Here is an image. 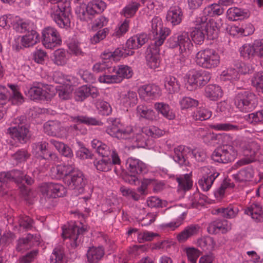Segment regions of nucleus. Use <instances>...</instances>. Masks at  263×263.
<instances>
[{"instance_id":"nucleus-36","label":"nucleus","mask_w":263,"mask_h":263,"mask_svg":"<svg viewBox=\"0 0 263 263\" xmlns=\"http://www.w3.org/2000/svg\"><path fill=\"white\" fill-rule=\"evenodd\" d=\"M33 24L30 21L24 20L20 17L15 16L12 26L13 28L17 32L23 33L26 31L32 29Z\"/></svg>"},{"instance_id":"nucleus-55","label":"nucleus","mask_w":263,"mask_h":263,"mask_svg":"<svg viewBox=\"0 0 263 263\" xmlns=\"http://www.w3.org/2000/svg\"><path fill=\"white\" fill-rule=\"evenodd\" d=\"M210 127L217 131H235L241 129L239 126L231 123H215L210 125Z\"/></svg>"},{"instance_id":"nucleus-29","label":"nucleus","mask_w":263,"mask_h":263,"mask_svg":"<svg viewBox=\"0 0 263 263\" xmlns=\"http://www.w3.org/2000/svg\"><path fill=\"white\" fill-rule=\"evenodd\" d=\"M138 92L141 98H153L158 96L160 92L159 87L154 84L145 85L139 88Z\"/></svg>"},{"instance_id":"nucleus-18","label":"nucleus","mask_w":263,"mask_h":263,"mask_svg":"<svg viewBox=\"0 0 263 263\" xmlns=\"http://www.w3.org/2000/svg\"><path fill=\"white\" fill-rule=\"evenodd\" d=\"M24 173L18 170L0 173V195L5 194V183L8 180L13 179L17 183H22L24 180Z\"/></svg>"},{"instance_id":"nucleus-6","label":"nucleus","mask_w":263,"mask_h":263,"mask_svg":"<svg viewBox=\"0 0 263 263\" xmlns=\"http://www.w3.org/2000/svg\"><path fill=\"white\" fill-rule=\"evenodd\" d=\"M168 42L170 47L172 48L179 47L180 53L183 57L189 55L193 47L189 33L186 31L174 34L169 39Z\"/></svg>"},{"instance_id":"nucleus-23","label":"nucleus","mask_w":263,"mask_h":263,"mask_svg":"<svg viewBox=\"0 0 263 263\" xmlns=\"http://www.w3.org/2000/svg\"><path fill=\"white\" fill-rule=\"evenodd\" d=\"M254 171L252 166H247L232 175L233 178L237 182L246 184L252 181Z\"/></svg>"},{"instance_id":"nucleus-33","label":"nucleus","mask_w":263,"mask_h":263,"mask_svg":"<svg viewBox=\"0 0 263 263\" xmlns=\"http://www.w3.org/2000/svg\"><path fill=\"white\" fill-rule=\"evenodd\" d=\"M71 165H58L50 170V176L52 178L60 179L65 177L72 171Z\"/></svg>"},{"instance_id":"nucleus-47","label":"nucleus","mask_w":263,"mask_h":263,"mask_svg":"<svg viewBox=\"0 0 263 263\" xmlns=\"http://www.w3.org/2000/svg\"><path fill=\"white\" fill-rule=\"evenodd\" d=\"M104 251L102 248H89L87 257L88 261L90 263L98 261L103 256Z\"/></svg>"},{"instance_id":"nucleus-41","label":"nucleus","mask_w":263,"mask_h":263,"mask_svg":"<svg viewBox=\"0 0 263 263\" xmlns=\"http://www.w3.org/2000/svg\"><path fill=\"white\" fill-rule=\"evenodd\" d=\"M147 65L153 69L158 68L160 64V55L157 49L147 51L146 55Z\"/></svg>"},{"instance_id":"nucleus-30","label":"nucleus","mask_w":263,"mask_h":263,"mask_svg":"<svg viewBox=\"0 0 263 263\" xmlns=\"http://www.w3.org/2000/svg\"><path fill=\"white\" fill-rule=\"evenodd\" d=\"M134 51L127 50L126 48H117L114 51H104L103 52V57L104 59H108L110 60V59L113 60L118 61L121 57H126L133 55Z\"/></svg>"},{"instance_id":"nucleus-60","label":"nucleus","mask_w":263,"mask_h":263,"mask_svg":"<svg viewBox=\"0 0 263 263\" xmlns=\"http://www.w3.org/2000/svg\"><path fill=\"white\" fill-rule=\"evenodd\" d=\"M66 52L63 49L55 50L53 55L52 60L58 65H64L67 62Z\"/></svg>"},{"instance_id":"nucleus-8","label":"nucleus","mask_w":263,"mask_h":263,"mask_svg":"<svg viewBox=\"0 0 263 263\" xmlns=\"http://www.w3.org/2000/svg\"><path fill=\"white\" fill-rule=\"evenodd\" d=\"M62 230L63 238L69 239L71 247H78L81 245L80 239L79 240V238L86 230L81 222H70L67 226H64Z\"/></svg>"},{"instance_id":"nucleus-4","label":"nucleus","mask_w":263,"mask_h":263,"mask_svg":"<svg viewBox=\"0 0 263 263\" xmlns=\"http://www.w3.org/2000/svg\"><path fill=\"white\" fill-rule=\"evenodd\" d=\"M106 7L105 3L102 0H92L88 3L86 7H77L76 13L81 21H88L91 19V16L102 12Z\"/></svg>"},{"instance_id":"nucleus-9","label":"nucleus","mask_w":263,"mask_h":263,"mask_svg":"<svg viewBox=\"0 0 263 263\" xmlns=\"http://www.w3.org/2000/svg\"><path fill=\"white\" fill-rule=\"evenodd\" d=\"M26 118L21 116L16 118L12 121L14 125L8 129V133L14 139L20 142H26L29 138L28 129L25 125Z\"/></svg>"},{"instance_id":"nucleus-39","label":"nucleus","mask_w":263,"mask_h":263,"mask_svg":"<svg viewBox=\"0 0 263 263\" xmlns=\"http://www.w3.org/2000/svg\"><path fill=\"white\" fill-rule=\"evenodd\" d=\"M154 108L158 113L161 114L168 120H173L175 118V113L171 109L170 106L165 103L157 102L154 104Z\"/></svg>"},{"instance_id":"nucleus-21","label":"nucleus","mask_w":263,"mask_h":263,"mask_svg":"<svg viewBox=\"0 0 263 263\" xmlns=\"http://www.w3.org/2000/svg\"><path fill=\"white\" fill-rule=\"evenodd\" d=\"M245 213L250 216L255 221H263V211L262 206L258 202L250 203L245 210Z\"/></svg>"},{"instance_id":"nucleus-59","label":"nucleus","mask_w":263,"mask_h":263,"mask_svg":"<svg viewBox=\"0 0 263 263\" xmlns=\"http://www.w3.org/2000/svg\"><path fill=\"white\" fill-rule=\"evenodd\" d=\"M98 80L100 83L106 84L119 83L121 82V78L118 77L116 72H108V74L101 76Z\"/></svg>"},{"instance_id":"nucleus-32","label":"nucleus","mask_w":263,"mask_h":263,"mask_svg":"<svg viewBox=\"0 0 263 263\" xmlns=\"http://www.w3.org/2000/svg\"><path fill=\"white\" fill-rule=\"evenodd\" d=\"M137 102V94L134 91L129 90L123 92L120 96V104L126 108L135 106Z\"/></svg>"},{"instance_id":"nucleus-54","label":"nucleus","mask_w":263,"mask_h":263,"mask_svg":"<svg viewBox=\"0 0 263 263\" xmlns=\"http://www.w3.org/2000/svg\"><path fill=\"white\" fill-rule=\"evenodd\" d=\"M71 121L74 122L84 123L89 125H102L101 121L95 118L84 116H78L71 117Z\"/></svg>"},{"instance_id":"nucleus-49","label":"nucleus","mask_w":263,"mask_h":263,"mask_svg":"<svg viewBox=\"0 0 263 263\" xmlns=\"http://www.w3.org/2000/svg\"><path fill=\"white\" fill-rule=\"evenodd\" d=\"M87 130L82 128V125L80 124H74L69 126L66 127L64 129H63L64 137L67 136H76L79 134H85Z\"/></svg>"},{"instance_id":"nucleus-14","label":"nucleus","mask_w":263,"mask_h":263,"mask_svg":"<svg viewBox=\"0 0 263 263\" xmlns=\"http://www.w3.org/2000/svg\"><path fill=\"white\" fill-rule=\"evenodd\" d=\"M200 171L202 176L198 180L199 185L203 191H208L219 173L214 167L210 166L201 167Z\"/></svg>"},{"instance_id":"nucleus-56","label":"nucleus","mask_w":263,"mask_h":263,"mask_svg":"<svg viewBox=\"0 0 263 263\" xmlns=\"http://www.w3.org/2000/svg\"><path fill=\"white\" fill-rule=\"evenodd\" d=\"M239 72H237L235 66L227 70H223L221 75L220 79L225 80H236L239 78Z\"/></svg>"},{"instance_id":"nucleus-13","label":"nucleus","mask_w":263,"mask_h":263,"mask_svg":"<svg viewBox=\"0 0 263 263\" xmlns=\"http://www.w3.org/2000/svg\"><path fill=\"white\" fill-rule=\"evenodd\" d=\"M239 149H242L245 157L237 162L240 166L250 163L256 159V155L258 152L260 146L255 141H251L247 143L242 141Z\"/></svg>"},{"instance_id":"nucleus-53","label":"nucleus","mask_w":263,"mask_h":263,"mask_svg":"<svg viewBox=\"0 0 263 263\" xmlns=\"http://www.w3.org/2000/svg\"><path fill=\"white\" fill-rule=\"evenodd\" d=\"M176 180L178 183L179 190L187 191L192 186L193 182L191 179V176L189 174L179 176L177 177Z\"/></svg>"},{"instance_id":"nucleus-61","label":"nucleus","mask_w":263,"mask_h":263,"mask_svg":"<svg viewBox=\"0 0 263 263\" xmlns=\"http://www.w3.org/2000/svg\"><path fill=\"white\" fill-rule=\"evenodd\" d=\"M96 107L99 113L103 116H108L112 112V108L110 105L103 100H99L96 103Z\"/></svg>"},{"instance_id":"nucleus-3","label":"nucleus","mask_w":263,"mask_h":263,"mask_svg":"<svg viewBox=\"0 0 263 263\" xmlns=\"http://www.w3.org/2000/svg\"><path fill=\"white\" fill-rule=\"evenodd\" d=\"M195 62L202 68L213 69L219 65L220 57L218 53L213 49L206 48L199 51L196 54Z\"/></svg>"},{"instance_id":"nucleus-40","label":"nucleus","mask_w":263,"mask_h":263,"mask_svg":"<svg viewBox=\"0 0 263 263\" xmlns=\"http://www.w3.org/2000/svg\"><path fill=\"white\" fill-rule=\"evenodd\" d=\"M205 96L210 100L216 101L222 96L220 87L216 84H210L205 88Z\"/></svg>"},{"instance_id":"nucleus-1","label":"nucleus","mask_w":263,"mask_h":263,"mask_svg":"<svg viewBox=\"0 0 263 263\" xmlns=\"http://www.w3.org/2000/svg\"><path fill=\"white\" fill-rule=\"evenodd\" d=\"M219 27L213 19L205 17H197L195 21V27L193 28L190 35L195 43L201 45L206 35L210 40L216 39L218 35Z\"/></svg>"},{"instance_id":"nucleus-63","label":"nucleus","mask_w":263,"mask_h":263,"mask_svg":"<svg viewBox=\"0 0 263 263\" xmlns=\"http://www.w3.org/2000/svg\"><path fill=\"white\" fill-rule=\"evenodd\" d=\"M212 112L204 107L198 108L194 113V118L195 120H205L209 119L212 116Z\"/></svg>"},{"instance_id":"nucleus-52","label":"nucleus","mask_w":263,"mask_h":263,"mask_svg":"<svg viewBox=\"0 0 263 263\" xmlns=\"http://www.w3.org/2000/svg\"><path fill=\"white\" fill-rule=\"evenodd\" d=\"M55 89L59 93V97L62 100H67L70 98L72 91L70 82L63 85H59L55 87Z\"/></svg>"},{"instance_id":"nucleus-27","label":"nucleus","mask_w":263,"mask_h":263,"mask_svg":"<svg viewBox=\"0 0 263 263\" xmlns=\"http://www.w3.org/2000/svg\"><path fill=\"white\" fill-rule=\"evenodd\" d=\"M147 41V35L144 33L133 36L130 37L126 43L125 48L127 50H133L139 48L144 45Z\"/></svg>"},{"instance_id":"nucleus-46","label":"nucleus","mask_w":263,"mask_h":263,"mask_svg":"<svg viewBox=\"0 0 263 263\" xmlns=\"http://www.w3.org/2000/svg\"><path fill=\"white\" fill-rule=\"evenodd\" d=\"M8 86L11 89L9 97L10 101L14 105H19L22 104L24 102V98L18 87L14 85H9Z\"/></svg>"},{"instance_id":"nucleus-26","label":"nucleus","mask_w":263,"mask_h":263,"mask_svg":"<svg viewBox=\"0 0 263 263\" xmlns=\"http://www.w3.org/2000/svg\"><path fill=\"white\" fill-rule=\"evenodd\" d=\"M135 133L141 134L144 138L143 141H136V142H143L145 140V137L144 135L148 137L158 138L163 136L165 132L155 126H151L149 127H145L143 128H135ZM135 142H136V141H135Z\"/></svg>"},{"instance_id":"nucleus-15","label":"nucleus","mask_w":263,"mask_h":263,"mask_svg":"<svg viewBox=\"0 0 263 263\" xmlns=\"http://www.w3.org/2000/svg\"><path fill=\"white\" fill-rule=\"evenodd\" d=\"M51 16L61 28H67L70 24V14L68 8H60L59 5H54L51 10Z\"/></svg>"},{"instance_id":"nucleus-48","label":"nucleus","mask_w":263,"mask_h":263,"mask_svg":"<svg viewBox=\"0 0 263 263\" xmlns=\"http://www.w3.org/2000/svg\"><path fill=\"white\" fill-rule=\"evenodd\" d=\"M137 115L139 118H142L148 120H154L156 119L155 111L147 106L139 105L137 107Z\"/></svg>"},{"instance_id":"nucleus-43","label":"nucleus","mask_w":263,"mask_h":263,"mask_svg":"<svg viewBox=\"0 0 263 263\" xmlns=\"http://www.w3.org/2000/svg\"><path fill=\"white\" fill-rule=\"evenodd\" d=\"M239 210L237 206L235 205H229L226 208H218L216 212L220 214L224 218L228 219L234 218L238 215Z\"/></svg>"},{"instance_id":"nucleus-22","label":"nucleus","mask_w":263,"mask_h":263,"mask_svg":"<svg viewBox=\"0 0 263 263\" xmlns=\"http://www.w3.org/2000/svg\"><path fill=\"white\" fill-rule=\"evenodd\" d=\"M126 166L128 171L133 174H145L148 171L147 165L141 160L129 158L126 161Z\"/></svg>"},{"instance_id":"nucleus-31","label":"nucleus","mask_w":263,"mask_h":263,"mask_svg":"<svg viewBox=\"0 0 263 263\" xmlns=\"http://www.w3.org/2000/svg\"><path fill=\"white\" fill-rule=\"evenodd\" d=\"M182 18L183 13L180 8L178 6H175L171 7L167 12L166 20L173 26L180 24Z\"/></svg>"},{"instance_id":"nucleus-2","label":"nucleus","mask_w":263,"mask_h":263,"mask_svg":"<svg viewBox=\"0 0 263 263\" xmlns=\"http://www.w3.org/2000/svg\"><path fill=\"white\" fill-rule=\"evenodd\" d=\"M107 123L108 125L106 128V132L113 137L126 140L131 143L144 140L141 134L135 133V128H133L131 126L124 127L119 119L109 118L107 119Z\"/></svg>"},{"instance_id":"nucleus-5","label":"nucleus","mask_w":263,"mask_h":263,"mask_svg":"<svg viewBox=\"0 0 263 263\" xmlns=\"http://www.w3.org/2000/svg\"><path fill=\"white\" fill-rule=\"evenodd\" d=\"M63 182L70 190L76 193L82 194L84 191L87 180L81 171L72 167V171L68 175L63 178Z\"/></svg>"},{"instance_id":"nucleus-50","label":"nucleus","mask_w":263,"mask_h":263,"mask_svg":"<svg viewBox=\"0 0 263 263\" xmlns=\"http://www.w3.org/2000/svg\"><path fill=\"white\" fill-rule=\"evenodd\" d=\"M140 6L139 3L131 1L124 7L121 14L126 18L131 17L136 13Z\"/></svg>"},{"instance_id":"nucleus-12","label":"nucleus","mask_w":263,"mask_h":263,"mask_svg":"<svg viewBox=\"0 0 263 263\" xmlns=\"http://www.w3.org/2000/svg\"><path fill=\"white\" fill-rule=\"evenodd\" d=\"M40 192L45 198H50L63 197L66 195L67 190L61 183L46 182L40 186Z\"/></svg>"},{"instance_id":"nucleus-64","label":"nucleus","mask_w":263,"mask_h":263,"mask_svg":"<svg viewBox=\"0 0 263 263\" xmlns=\"http://www.w3.org/2000/svg\"><path fill=\"white\" fill-rule=\"evenodd\" d=\"M251 81L253 86L255 87L258 91H261L263 93V71L255 73Z\"/></svg>"},{"instance_id":"nucleus-38","label":"nucleus","mask_w":263,"mask_h":263,"mask_svg":"<svg viewBox=\"0 0 263 263\" xmlns=\"http://www.w3.org/2000/svg\"><path fill=\"white\" fill-rule=\"evenodd\" d=\"M219 140H220L222 146L221 147H240L242 144V141L240 139L233 140V137L228 134H223L217 136Z\"/></svg>"},{"instance_id":"nucleus-7","label":"nucleus","mask_w":263,"mask_h":263,"mask_svg":"<svg viewBox=\"0 0 263 263\" xmlns=\"http://www.w3.org/2000/svg\"><path fill=\"white\" fill-rule=\"evenodd\" d=\"M185 85L190 91L197 89L204 86L210 80L211 77L210 72L202 70H191L186 75Z\"/></svg>"},{"instance_id":"nucleus-35","label":"nucleus","mask_w":263,"mask_h":263,"mask_svg":"<svg viewBox=\"0 0 263 263\" xmlns=\"http://www.w3.org/2000/svg\"><path fill=\"white\" fill-rule=\"evenodd\" d=\"M227 16L231 21H236L247 18L249 16V11L237 7L229 8L227 12Z\"/></svg>"},{"instance_id":"nucleus-11","label":"nucleus","mask_w":263,"mask_h":263,"mask_svg":"<svg viewBox=\"0 0 263 263\" xmlns=\"http://www.w3.org/2000/svg\"><path fill=\"white\" fill-rule=\"evenodd\" d=\"M151 26L155 45L157 47H159L163 44L171 31L168 28L163 26L162 20L158 16H155L152 20Z\"/></svg>"},{"instance_id":"nucleus-37","label":"nucleus","mask_w":263,"mask_h":263,"mask_svg":"<svg viewBox=\"0 0 263 263\" xmlns=\"http://www.w3.org/2000/svg\"><path fill=\"white\" fill-rule=\"evenodd\" d=\"M42 84H38L37 86H33L30 87H26L24 89L25 95L31 100L43 99V96L45 93L43 92Z\"/></svg>"},{"instance_id":"nucleus-51","label":"nucleus","mask_w":263,"mask_h":263,"mask_svg":"<svg viewBox=\"0 0 263 263\" xmlns=\"http://www.w3.org/2000/svg\"><path fill=\"white\" fill-rule=\"evenodd\" d=\"M93 164L96 169L100 172H108L112 168V163L109 158H102L96 159Z\"/></svg>"},{"instance_id":"nucleus-10","label":"nucleus","mask_w":263,"mask_h":263,"mask_svg":"<svg viewBox=\"0 0 263 263\" xmlns=\"http://www.w3.org/2000/svg\"><path fill=\"white\" fill-rule=\"evenodd\" d=\"M236 107L242 112H250L257 105L256 96L252 92H243L239 93L234 101Z\"/></svg>"},{"instance_id":"nucleus-34","label":"nucleus","mask_w":263,"mask_h":263,"mask_svg":"<svg viewBox=\"0 0 263 263\" xmlns=\"http://www.w3.org/2000/svg\"><path fill=\"white\" fill-rule=\"evenodd\" d=\"M224 9L218 3H214L206 7L203 10L202 14L199 17H205L208 21L210 19L208 17L220 15L224 12Z\"/></svg>"},{"instance_id":"nucleus-62","label":"nucleus","mask_w":263,"mask_h":263,"mask_svg":"<svg viewBox=\"0 0 263 263\" xmlns=\"http://www.w3.org/2000/svg\"><path fill=\"white\" fill-rule=\"evenodd\" d=\"M39 236H33L30 234H28L25 237H22L18 240V245H39Z\"/></svg>"},{"instance_id":"nucleus-25","label":"nucleus","mask_w":263,"mask_h":263,"mask_svg":"<svg viewBox=\"0 0 263 263\" xmlns=\"http://www.w3.org/2000/svg\"><path fill=\"white\" fill-rule=\"evenodd\" d=\"M199 225L190 224L178 234L176 239L180 243L185 242L191 237L197 235L199 233Z\"/></svg>"},{"instance_id":"nucleus-24","label":"nucleus","mask_w":263,"mask_h":263,"mask_svg":"<svg viewBox=\"0 0 263 263\" xmlns=\"http://www.w3.org/2000/svg\"><path fill=\"white\" fill-rule=\"evenodd\" d=\"M174 152L173 159L175 161L180 165H185L187 163L186 159L190 156L191 149L184 145H179L174 148Z\"/></svg>"},{"instance_id":"nucleus-58","label":"nucleus","mask_w":263,"mask_h":263,"mask_svg":"<svg viewBox=\"0 0 263 263\" xmlns=\"http://www.w3.org/2000/svg\"><path fill=\"white\" fill-rule=\"evenodd\" d=\"M232 29L238 34L243 36L251 35L254 31L253 26L250 23L242 25L241 27L234 26L232 27Z\"/></svg>"},{"instance_id":"nucleus-45","label":"nucleus","mask_w":263,"mask_h":263,"mask_svg":"<svg viewBox=\"0 0 263 263\" xmlns=\"http://www.w3.org/2000/svg\"><path fill=\"white\" fill-rule=\"evenodd\" d=\"M110 70L112 71V73L116 72V73H117L118 77L121 78V82L123 79H129L133 74L132 68L127 65H120L117 68L113 67Z\"/></svg>"},{"instance_id":"nucleus-42","label":"nucleus","mask_w":263,"mask_h":263,"mask_svg":"<svg viewBox=\"0 0 263 263\" xmlns=\"http://www.w3.org/2000/svg\"><path fill=\"white\" fill-rule=\"evenodd\" d=\"M164 88L168 93H174L180 90V85L176 78L173 76L165 77L164 81Z\"/></svg>"},{"instance_id":"nucleus-20","label":"nucleus","mask_w":263,"mask_h":263,"mask_svg":"<svg viewBox=\"0 0 263 263\" xmlns=\"http://www.w3.org/2000/svg\"><path fill=\"white\" fill-rule=\"evenodd\" d=\"M74 93L76 100L83 101L89 96L92 98H96L99 95V90L95 86L83 85L77 89Z\"/></svg>"},{"instance_id":"nucleus-17","label":"nucleus","mask_w":263,"mask_h":263,"mask_svg":"<svg viewBox=\"0 0 263 263\" xmlns=\"http://www.w3.org/2000/svg\"><path fill=\"white\" fill-rule=\"evenodd\" d=\"M39 34L32 29L23 36H19L15 39V43L13 47L16 50H19L22 47H29L35 44L39 40Z\"/></svg>"},{"instance_id":"nucleus-57","label":"nucleus","mask_w":263,"mask_h":263,"mask_svg":"<svg viewBox=\"0 0 263 263\" xmlns=\"http://www.w3.org/2000/svg\"><path fill=\"white\" fill-rule=\"evenodd\" d=\"M48 144L46 142H40L36 144H34L33 146V153H35L36 154L39 152H41V154L39 156L42 157L43 159L47 158V155L49 157L52 156L53 155L47 152V147Z\"/></svg>"},{"instance_id":"nucleus-16","label":"nucleus","mask_w":263,"mask_h":263,"mask_svg":"<svg viewBox=\"0 0 263 263\" xmlns=\"http://www.w3.org/2000/svg\"><path fill=\"white\" fill-rule=\"evenodd\" d=\"M43 44L49 49H52L62 42L59 33L57 29L52 27H45L42 30Z\"/></svg>"},{"instance_id":"nucleus-44","label":"nucleus","mask_w":263,"mask_h":263,"mask_svg":"<svg viewBox=\"0 0 263 263\" xmlns=\"http://www.w3.org/2000/svg\"><path fill=\"white\" fill-rule=\"evenodd\" d=\"M101 57V61L97 62L93 65L92 70L95 72L99 73L107 70L109 73H112V71L110 69L112 68L113 67L111 66L110 60L108 59H104L103 57V53L102 54Z\"/></svg>"},{"instance_id":"nucleus-19","label":"nucleus","mask_w":263,"mask_h":263,"mask_svg":"<svg viewBox=\"0 0 263 263\" xmlns=\"http://www.w3.org/2000/svg\"><path fill=\"white\" fill-rule=\"evenodd\" d=\"M231 223L227 220L216 219L211 222L207 228V231L211 234L219 233L225 234L231 230Z\"/></svg>"},{"instance_id":"nucleus-28","label":"nucleus","mask_w":263,"mask_h":263,"mask_svg":"<svg viewBox=\"0 0 263 263\" xmlns=\"http://www.w3.org/2000/svg\"><path fill=\"white\" fill-rule=\"evenodd\" d=\"M44 130L48 135L59 137H64L63 129L58 121H49L44 125Z\"/></svg>"}]
</instances>
